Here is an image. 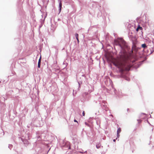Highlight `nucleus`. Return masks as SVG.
I'll return each mask as SVG.
<instances>
[{"instance_id":"0eeeda50","label":"nucleus","mask_w":154,"mask_h":154,"mask_svg":"<svg viewBox=\"0 0 154 154\" xmlns=\"http://www.w3.org/2000/svg\"><path fill=\"white\" fill-rule=\"evenodd\" d=\"M75 36L76 39H78V36H79L78 34L77 33L75 34Z\"/></svg>"},{"instance_id":"20e7f679","label":"nucleus","mask_w":154,"mask_h":154,"mask_svg":"<svg viewBox=\"0 0 154 154\" xmlns=\"http://www.w3.org/2000/svg\"><path fill=\"white\" fill-rule=\"evenodd\" d=\"M41 59V57L39 59L38 61V68H40V67Z\"/></svg>"},{"instance_id":"f257e3e1","label":"nucleus","mask_w":154,"mask_h":154,"mask_svg":"<svg viewBox=\"0 0 154 154\" xmlns=\"http://www.w3.org/2000/svg\"><path fill=\"white\" fill-rule=\"evenodd\" d=\"M114 44L115 45L119 46L122 50V53H120L119 54L120 58L118 59H113L112 57L109 58L106 56L107 59L109 60H112L113 64L120 69L122 71L129 70L131 66L128 56L124 50L126 47L125 41L122 38H119L114 40Z\"/></svg>"},{"instance_id":"6e6552de","label":"nucleus","mask_w":154,"mask_h":154,"mask_svg":"<svg viewBox=\"0 0 154 154\" xmlns=\"http://www.w3.org/2000/svg\"><path fill=\"white\" fill-rule=\"evenodd\" d=\"M82 114L83 116H85V112L84 111H83L82 113Z\"/></svg>"},{"instance_id":"f03ea898","label":"nucleus","mask_w":154,"mask_h":154,"mask_svg":"<svg viewBox=\"0 0 154 154\" xmlns=\"http://www.w3.org/2000/svg\"><path fill=\"white\" fill-rule=\"evenodd\" d=\"M121 128H118L117 131V136L118 137H119V133L121 132Z\"/></svg>"},{"instance_id":"1a4fd4ad","label":"nucleus","mask_w":154,"mask_h":154,"mask_svg":"<svg viewBox=\"0 0 154 154\" xmlns=\"http://www.w3.org/2000/svg\"><path fill=\"white\" fill-rule=\"evenodd\" d=\"M85 124L86 125H88V126H89V125H88V124L87 122H85Z\"/></svg>"},{"instance_id":"39448f33","label":"nucleus","mask_w":154,"mask_h":154,"mask_svg":"<svg viewBox=\"0 0 154 154\" xmlns=\"http://www.w3.org/2000/svg\"><path fill=\"white\" fill-rule=\"evenodd\" d=\"M62 2L61 1H60V2H59V7L60 8V9H59L60 12L61 11V8H62Z\"/></svg>"},{"instance_id":"ddd939ff","label":"nucleus","mask_w":154,"mask_h":154,"mask_svg":"<svg viewBox=\"0 0 154 154\" xmlns=\"http://www.w3.org/2000/svg\"><path fill=\"white\" fill-rule=\"evenodd\" d=\"M77 39V41H78V42H79V39H78H78Z\"/></svg>"},{"instance_id":"9b49d317","label":"nucleus","mask_w":154,"mask_h":154,"mask_svg":"<svg viewBox=\"0 0 154 154\" xmlns=\"http://www.w3.org/2000/svg\"><path fill=\"white\" fill-rule=\"evenodd\" d=\"M74 122H78L75 119V120H74Z\"/></svg>"},{"instance_id":"4468645a","label":"nucleus","mask_w":154,"mask_h":154,"mask_svg":"<svg viewBox=\"0 0 154 154\" xmlns=\"http://www.w3.org/2000/svg\"><path fill=\"white\" fill-rule=\"evenodd\" d=\"M69 149H70V147L69 146Z\"/></svg>"},{"instance_id":"9d476101","label":"nucleus","mask_w":154,"mask_h":154,"mask_svg":"<svg viewBox=\"0 0 154 154\" xmlns=\"http://www.w3.org/2000/svg\"><path fill=\"white\" fill-rule=\"evenodd\" d=\"M96 147L97 148H99L100 147L99 146H98L97 145H96Z\"/></svg>"},{"instance_id":"7ed1b4c3","label":"nucleus","mask_w":154,"mask_h":154,"mask_svg":"<svg viewBox=\"0 0 154 154\" xmlns=\"http://www.w3.org/2000/svg\"><path fill=\"white\" fill-rule=\"evenodd\" d=\"M136 30L137 32H138L139 30H142L143 28L139 25Z\"/></svg>"},{"instance_id":"f8f14e48","label":"nucleus","mask_w":154,"mask_h":154,"mask_svg":"<svg viewBox=\"0 0 154 154\" xmlns=\"http://www.w3.org/2000/svg\"><path fill=\"white\" fill-rule=\"evenodd\" d=\"M113 141H114V142H115V141H116V139H114V140H113Z\"/></svg>"},{"instance_id":"423d86ee","label":"nucleus","mask_w":154,"mask_h":154,"mask_svg":"<svg viewBox=\"0 0 154 154\" xmlns=\"http://www.w3.org/2000/svg\"><path fill=\"white\" fill-rule=\"evenodd\" d=\"M142 47L143 48H145L146 47V44H143L142 45Z\"/></svg>"},{"instance_id":"2eb2a0df","label":"nucleus","mask_w":154,"mask_h":154,"mask_svg":"<svg viewBox=\"0 0 154 154\" xmlns=\"http://www.w3.org/2000/svg\"><path fill=\"white\" fill-rule=\"evenodd\" d=\"M138 120V121H141L140 120Z\"/></svg>"}]
</instances>
